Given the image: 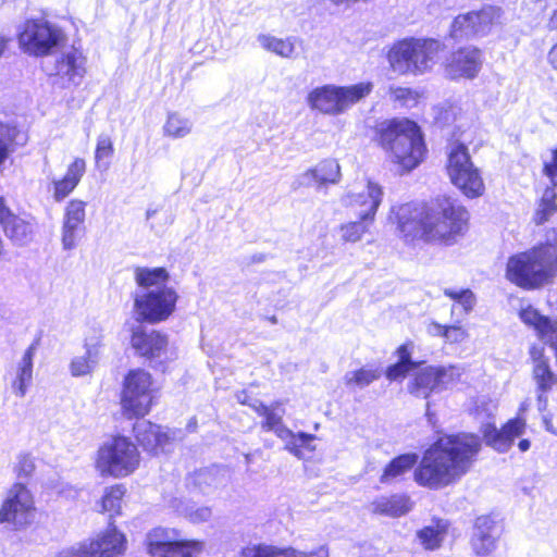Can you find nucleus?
<instances>
[{
  "instance_id": "nucleus-1",
  "label": "nucleus",
  "mask_w": 557,
  "mask_h": 557,
  "mask_svg": "<svg viewBox=\"0 0 557 557\" xmlns=\"http://www.w3.org/2000/svg\"><path fill=\"white\" fill-rule=\"evenodd\" d=\"M527 429L524 418L507 420L500 429L485 423L481 435L472 432L443 433L422 453L414 471V482L429 490L454 485L470 472L482 450V442L498 453H506Z\"/></svg>"
},
{
  "instance_id": "nucleus-2",
  "label": "nucleus",
  "mask_w": 557,
  "mask_h": 557,
  "mask_svg": "<svg viewBox=\"0 0 557 557\" xmlns=\"http://www.w3.org/2000/svg\"><path fill=\"white\" fill-rule=\"evenodd\" d=\"M391 220L407 243L450 246L468 232L470 213L451 195L440 194L393 207Z\"/></svg>"
},
{
  "instance_id": "nucleus-3",
  "label": "nucleus",
  "mask_w": 557,
  "mask_h": 557,
  "mask_svg": "<svg viewBox=\"0 0 557 557\" xmlns=\"http://www.w3.org/2000/svg\"><path fill=\"white\" fill-rule=\"evenodd\" d=\"M371 141L389 158L400 174L418 168L428 156L421 126L406 116L375 120L369 127Z\"/></svg>"
},
{
  "instance_id": "nucleus-4",
  "label": "nucleus",
  "mask_w": 557,
  "mask_h": 557,
  "mask_svg": "<svg viewBox=\"0 0 557 557\" xmlns=\"http://www.w3.org/2000/svg\"><path fill=\"white\" fill-rule=\"evenodd\" d=\"M134 278L137 286L145 289L133 296L136 321L154 325L169 320L176 310L180 295L166 286L170 280L168 270L163 267H136Z\"/></svg>"
},
{
  "instance_id": "nucleus-5",
  "label": "nucleus",
  "mask_w": 557,
  "mask_h": 557,
  "mask_svg": "<svg viewBox=\"0 0 557 557\" xmlns=\"http://www.w3.org/2000/svg\"><path fill=\"white\" fill-rule=\"evenodd\" d=\"M557 276V231L525 251L508 258L506 278L516 286L533 290Z\"/></svg>"
},
{
  "instance_id": "nucleus-6",
  "label": "nucleus",
  "mask_w": 557,
  "mask_h": 557,
  "mask_svg": "<svg viewBox=\"0 0 557 557\" xmlns=\"http://www.w3.org/2000/svg\"><path fill=\"white\" fill-rule=\"evenodd\" d=\"M140 462L136 443L126 435L115 434L98 447L94 466L102 478L124 479L134 474Z\"/></svg>"
},
{
  "instance_id": "nucleus-7",
  "label": "nucleus",
  "mask_w": 557,
  "mask_h": 557,
  "mask_svg": "<svg viewBox=\"0 0 557 557\" xmlns=\"http://www.w3.org/2000/svg\"><path fill=\"white\" fill-rule=\"evenodd\" d=\"M443 48V44L434 38L408 37L393 44L387 60L401 74H423L432 67Z\"/></svg>"
},
{
  "instance_id": "nucleus-8",
  "label": "nucleus",
  "mask_w": 557,
  "mask_h": 557,
  "mask_svg": "<svg viewBox=\"0 0 557 557\" xmlns=\"http://www.w3.org/2000/svg\"><path fill=\"white\" fill-rule=\"evenodd\" d=\"M445 172L451 185L467 199H476L484 195L485 183L481 170L474 164L465 143L459 140L449 141Z\"/></svg>"
},
{
  "instance_id": "nucleus-9",
  "label": "nucleus",
  "mask_w": 557,
  "mask_h": 557,
  "mask_svg": "<svg viewBox=\"0 0 557 557\" xmlns=\"http://www.w3.org/2000/svg\"><path fill=\"white\" fill-rule=\"evenodd\" d=\"M154 405L152 375L143 368L129 369L120 393L121 413L127 420L141 419Z\"/></svg>"
},
{
  "instance_id": "nucleus-10",
  "label": "nucleus",
  "mask_w": 557,
  "mask_h": 557,
  "mask_svg": "<svg viewBox=\"0 0 557 557\" xmlns=\"http://www.w3.org/2000/svg\"><path fill=\"white\" fill-rule=\"evenodd\" d=\"M372 90L371 82H359L350 86L323 85L308 94L307 103L322 114L338 115L367 98Z\"/></svg>"
},
{
  "instance_id": "nucleus-11",
  "label": "nucleus",
  "mask_w": 557,
  "mask_h": 557,
  "mask_svg": "<svg viewBox=\"0 0 557 557\" xmlns=\"http://www.w3.org/2000/svg\"><path fill=\"white\" fill-rule=\"evenodd\" d=\"M17 41L23 52L44 58L63 46L66 35L61 27L45 18H28L17 34Z\"/></svg>"
},
{
  "instance_id": "nucleus-12",
  "label": "nucleus",
  "mask_w": 557,
  "mask_h": 557,
  "mask_svg": "<svg viewBox=\"0 0 557 557\" xmlns=\"http://www.w3.org/2000/svg\"><path fill=\"white\" fill-rule=\"evenodd\" d=\"M180 535L178 529L154 527L145 536V550L149 557H198L203 552V541L178 539Z\"/></svg>"
},
{
  "instance_id": "nucleus-13",
  "label": "nucleus",
  "mask_w": 557,
  "mask_h": 557,
  "mask_svg": "<svg viewBox=\"0 0 557 557\" xmlns=\"http://www.w3.org/2000/svg\"><path fill=\"white\" fill-rule=\"evenodd\" d=\"M37 508L35 497L23 483L15 482L8 490L0 506V524L13 531H23L35 523Z\"/></svg>"
},
{
  "instance_id": "nucleus-14",
  "label": "nucleus",
  "mask_w": 557,
  "mask_h": 557,
  "mask_svg": "<svg viewBox=\"0 0 557 557\" xmlns=\"http://www.w3.org/2000/svg\"><path fill=\"white\" fill-rule=\"evenodd\" d=\"M127 546L126 534L114 522L109 521L106 529L65 550L62 557H123Z\"/></svg>"
},
{
  "instance_id": "nucleus-15",
  "label": "nucleus",
  "mask_w": 557,
  "mask_h": 557,
  "mask_svg": "<svg viewBox=\"0 0 557 557\" xmlns=\"http://www.w3.org/2000/svg\"><path fill=\"white\" fill-rule=\"evenodd\" d=\"M502 10L495 7H483L478 11H470L457 15L448 30V36L455 41L470 39L484 35L499 24Z\"/></svg>"
},
{
  "instance_id": "nucleus-16",
  "label": "nucleus",
  "mask_w": 557,
  "mask_h": 557,
  "mask_svg": "<svg viewBox=\"0 0 557 557\" xmlns=\"http://www.w3.org/2000/svg\"><path fill=\"white\" fill-rule=\"evenodd\" d=\"M529 359L536 403L541 409H546L548 396L557 387V372L552 367L545 348L539 344H532L529 347Z\"/></svg>"
},
{
  "instance_id": "nucleus-17",
  "label": "nucleus",
  "mask_w": 557,
  "mask_h": 557,
  "mask_svg": "<svg viewBox=\"0 0 557 557\" xmlns=\"http://www.w3.org/2000/svg\"><path fill=\"white\" fill-rule=\"evenodd\" d=\"M129 346L138 358L151 362L166 356L170 338L162 330L140 324L132 327Z\"/></svg>"
},
{
  "instance_id": "nucleus-18",
  "label": "nucleus",
  "mask_w": 557,
  "mask_h": 557,
  "mask_svg": "<svg viewBox=\"0 0 557 557\" xmlns=\"http://www.w3.org/2000/svg\"><path fill=\"white\" fill-rule=\"evenodd\" d=\"M483 64L482 50L475 46H463L450 51L443 63L451 81L475 78Z\"/></svg>"
},
{
  "instance_id": "nucleus-19",
  "label": "nucleus",
  "mask_w": 557,
  "mask_h": 557,
  "mask_svg": "<svg viewBox=\"0 0 557 557\" xmlns=\"http://www.w3.org/2000/svg\"><path fill=\"white\" fill-rule=\"evenodd\" d=\"M133 432L137 447L140 446L150 457L166 454L174 442V434L172 432L151 421L135 424Z\"/></svg>"
},
{
  "instance_id": "nucleus-20",
  "label": "nucleus",
  "mask_w": 557,
  "mask_h": 557,
  "mask_svg": "<svg viewBox=\"0 0 557 557\" xmlns=\"http://www.w3.org/2000/svg\"><path fill=\"white\" fill-rule=\"evenodd\" d=\"M0 226L4 235L13 244L23 246L30 243L34 238L35 230L33 223L26 218L16 214L3 197H0Z\"/></svg>"
},
{
  "instance_id": "nucleus-21",
  "label": "nucleus",
  "mask_w": 557,
  "mask_h": 557,
  "mask_svg": "<svg viewBox=\"0 0 557 557\" xmlns=\"http://www.w3.org/2000/svg\"><path fill=\"white\" fill-rule=\"evenodd\" d=\"M87 74V57L82 47L72 46L54 60V76L78 85Z\"/></svg>"
},
{
  "instance_id": "nucleus-22",
  "label": "nucleus",
  "mask_w": 557,
  "mask_h": 557,
  "mask_svg": "<svg viewBox=\"0 0 557 557\" xmlns=\"http://www.w3.org/2000/svg\"><path fill=\"white\" fill-rule=\"evenodd\" d=\"M87 170V162L81 157L74 158L67 165L65 173L50 183L52 199L62 202L79 185Z\"/></svg>"
},
{
  "instance_id": "nucleus-23",
  "label": "nucleus",
  "mask_w": 557,
  "mask_h": 557,
  "mask_svg": "<svg viewBox=\"0 0 557 557\" xmlns=\"http://www.w3.org/2000/svg\"><path fill=\"white\" fill-rule=\"evenodd\" d=\"M383 189L382 187L372 181H368L367 190L355 195L347 196V207L351 209L360 208L359 212H356L360 221L373 222L376 214L377 208L382 202Z\"/></svg>"
},
{
  "instance_id": "nucleus-24",
  "label": "nucleus",
  "mask_w": 557,
  "mask_h": 557,
  "mask_svg": "<svg viewBox=\"0 0 557 557\" xmlns=\"http://www.w3.org/2000/svg\"><path fill=\"white\" fill-rule=\"evenodd\" d=\"M239 557H329L325 546L310 552H301L292 546H275L271 544H251L242 548Z\"/></svg>"
},
{
  "instance_id": "nucleus-25",
  "label": "nucleus",
  "mask_w": 557,
  "mask_h": 557,
  "mask_svg": "<svg viewBox=\"0 0 557 557\" xmlns=\"http://www.w3.org/2000/svg\"><path fill=\"white\" fill-rule=\"evenodd\" d=\"M86 207V201L74 198L64 208L62 243L66 249H71L76 245L77 232L85 223Z\"/></svg>"
},
{
  "instance_id": "nucleus-26",
  "label": "nucleus",
  "mask_w": 557,
  "mask_h": 557,
  "mask_svg": "<svg viewBox=\"0 0 557 557\" xmlns=\"http://www.w3.org/2000/svg\"><path fill=\"white\" fill-rule=\"evenodd\" d=\"M495 521L490 516H480L474 521V532L470 544L475 556H488L496 547V537L493 535Z\"/></svg>"
},
{
  "instance_id": "nucleus-27",
  "label": "nucleus",
  "mask_w": 557,
  "mask_h": 557,
  "mask_svg": "<svg viewBox=\"0 0 557 557\" xmlns=\"http://www.w3.org/2000/svg\"><path fill=\"white\" fill-rule=\"evenodd\" d=\"M40 338H36L24 351L21 362L16 367L15 377L11 382L13 394L23 397L33 381V359Z\"/></svg>"
},
{
  "instance_id": "nucleus-28",
  "label": "nucleus",
  "mask_w": 557,
  "mask_h": 557,
  "mask_svg": "<svg viewBox=\"0 0 557 557\" xmlns=\"http://www.w3.org/2000/svg\"><path fill=\"white\" fill-rule=\"evenodd\" d=\"M420 461L421 459L418 461L416 453H405L394 457L383 468L380 482L382 484H392L403 480L412 468L417 469Z\"/></svg>"
},
{
  "instance_id": "nucleus-29",
  "label": "nucleus",
  "mask_w": 557,
  "mask_h": 557,
  "mask_svg": "<svg viewBox=\"0 0 557 557\" xmlns=\"http://www.w3.org/2000/svg\"><path fill=\"white\" fill-rule=\"evenodd\" d=\"M371 506L375 515L398 518L407 515L412 509L413 503L406 494H392L374 499Z\"/></svg>"
},
{
  "instance_id": "nucleus-30",
  "label": "nucleus",
  "mask_w": 557,
  "mask_h": 557,
  "mask_svg": "<svg viewBox=\"0 0 557 557\" xmlns=\"http://www.w3.org/2000/svg\"><path fill=\"white\" fill-rule=\"evenodd\" d=\"M449 522L440 517H433L431 524L417 531V539L424 550L433 552L442 547L448 531Z\"/></svg>"
},
{
  "instance_id": "nucleus-31",
  "label": "nucleus",
  "mask_w": 557,
  "mask_h": 557,
  "mask_svg": "<svg viewBox=\"0 0 557 557\" xmlns=\"http://www.w3.org/2000/svg\"><path fill=\"white\" fill-rule=\"evenodd\" d=\"M127 495V487L124 483H114L104 487L101 497L98 500L99 511L108 515L109 521L122 515V505Z\"/></svg>"
},
{
  "instance_id": "nucleus-32",
  "label": "nucleus",
  "mask_w": 557,
  "mask_h": 557,
  "mask_svg": "<svg viewBox=\"0 0 557 557\" xmlns=\"http://www.w3.org/2000/svg\"><path fill=\"white\" fill-rule=\"evenodd\" d=\"M446 371L443 368L425 367L418 371L409 385L412 394H423L428 397L443 382Z\"/></svg>"
},
{
  "instance_id": "nucleus-33",
  "label": "nucleus",
  "mask_w": 557,
  "mask_h": 557,
  "mask_svg": "<svg viewBox=\"0 0 557 557\" xmlns=\"http://www.w3.org/2000/svg\"><path fill=\"white\" fill-rule=\"evenodd\" d=\"M304 176L319 187L334 185L341 180V166L335 159H323L315 166L308 169Z\"/></svg>"
},
{
  "instance_id": "nucleus-34",
  "label": "nucleus",
  "mask_w": 557,
  "mask_h": 557,
  "mask_svg": "<svg viewBox=\"0 0 557 557\" xmlns=\"http://www.w3.org/2000/svg\"><path fill=\"white\" fill-rule=\"evenodd\" d=\"M27 135L16 124L0 122V164L8 156L23 147Z\"/></svg>"
},
{
  "instance_id": "nucleus-35",
  "label": "nucleus",
  "mask_w": 557,
  "mask_h": 557,
  "mask_svg": "<svg viewBox=\"0 0 557 557\" xmlns=\"http://www.w3.org/2000/svg\"><path fill=\"white\" fill-rule=\"evenodd\" d=\"M242 405H247L252 408V410L264 418L261 423V426L264 431H277L283 425V412H276V409L282 406L280 401H275L272 405L268 406L263 403L250 404L247 399L239 400Z\"/></svg>"
},
{
  "instance_id": "nucleus-36",
  "label": "nucleus",
  "mask_w": 557,
  "mask_h": 557,
  "mask_svg": "<svg viewBox=\"0 0 557 557\" xmlns=\"http://www.w3.org/2000/svg\"><path fill=\"white\" fill-rule=\"evenodd\" d=\"M554 185L546 186L539 199L537 208L533 215V221L536 225L546 223L557 212V191Z\"/></svg>"
},
{
  "instance_id": "nucleus-37",
  "label": "nucleus",
  "mask_w": 557,
  "mask_h": 557,
  "mask_svg": "<svg viewBox=\"0 0 557 557\" xmlns=\"http://www.w3.org/2000/svg\"><path fill=\"white\" fill-rule=\"evenodd\" d=\"M258 39L267 51L275 53L282 58H289L294 53V42L289 38L260 35Z\"/></svg>"
},
{
  "instance_id": "nucleus-38",
  "label": "nucleus",
  "mask_w": 557,
  "mask_h": 557,
  "mask_svg": "<svg viewBox=\"0 0 557 557\" xmlns=\"http://www.w3.org/2000/svg\"><path fill=\"white\" fill-rule=\"evenodd\" d=\"M114 144L110 136L99 135L97 138L94 158L95 165L99 169L107 170L110 164V160L114 156Z\"/></svg>"
},
{
  "instance_id": "nucleus-39",
  "label": "nucleus",
  "mask_w": 557,
  "mask_h": 557,
  "mask_svg": "<svg viewBox=\"0 0 557 557\" xmlns=\"http://www.w3.org/2000/svg\"><path fill=\"white\" fill-rule=\"evenodd\" d=\"M389 96L393 102L398 103L400 107H416L423 98V91L410 87H389Z\"/></svg>"
},
{
  "instance_id": "nucleus-40",
  "label": "nucleus",
  "mask_w": 557,
  "mask_h": 557,
  "mask_svg": "<svg viewBox=\"0 0 557 557\" xmlns=\"http://www.w3.org/2000/svg\"><path fill=\"white\" fill-rule=\"evenodd\" d=\"M381 373L373 368H359L345 376V384L349 387H364L380 379Z\"/></svg>"
},
{
  "instance_id": "nucleus-41",
  "label": "nucleus",
  "mask_w": 557,
  "mask_h": 557,
  "mask_svg": "<svg viewBox=\"0 0 557 557\" xmlns=\"http://www.w3.org/2000/svg\"><path fill=\"white\" fill-rule=\"evenodd\" d=\"M443 293L446 297L453 300L455 305H459L462 312L466 314L469 313L474 307L475 296L470 288H463L460 290L445 288Z\"/></svg>"
},
{
  "instance_id": "nucleus-42",
  "label": "nucleus",
  "mask_w": 557,
  "mask_h": 557,
  "mask_svg": "<svg viewBox=\"0 0 557 557\" xmlns=\"http://www.w3.org/2000/svg\"><path fill=\"white\" fill-rule=\"evenodd\" d=\"M363 221L349 222L341 226L342 238L346 243H356L367 233V225Z\"/></svg>"
},
{
  "instance_id": "nucleus-43",
  "label": "nucleus",
  "mask_w": 557,
  "mask_h": 557,
  "mask_svg": "<svg viewBox=\"0 0 557 557\" xmlns=\"http://www.w3.org/2000/svg\"><path fill=\"white\" fill-rule=\"evenodd\" d=\"M190 126L187 121L181 120L176 115H170L164 125L165 135L173 138H181L189 134Z\"/></svg>"
},
{
  "instance_id": "nucleus-44",
  "label": "nucleus",
  "mask_w": 557,
  "mask_h": 557,
  "mask_svg": "<svg viewBox=\"0 0 557 557\" xmlns=\"http://www.w3.org/2000/svg\"><path fill=\"white\" fill-rule=\"evenodd\" d=\"M35 469V459L29 454H21L14 467V472L18 478H29Z\"/></svg>"
},
{
  "instance_id": "nucleus-45",
  "label": "nucleus",
  "mask_w": 557,
  "mask_h": 557,
  "mask_svg": "<svg viewBox=\"0 0 557 557\" xmlns=\"http://www.w3.org/2000/svg\"><path fill=\"white\" fill-rule=\"evenodd\" d=\"M412 349H413V343L411 341H407L396 348L395 354L398 358L397 361L405 363V364L417 370L420 367L421 362L413 361L411 359Z\"/></svg>"
},
{
  "instance_id": "nucleus-46",
  "label": "nucleus",
  "mask_w": 557,
  "mask_h": 557,
  "mask_svg": "<svg viewBox=\"0 0 557 557\" xmlns=\"http://www.w3.org/2000/svg\"><path fill=\"white\" fill-rule=\"evenodd\" d=\"M413 370H414L413 368H411L405 363H401L399 361H396L395 363L388 366L385 369V376L388 381L393 382V381L405 379L407 376V374Z\"/></svg>"
},
{
  "instance_id": "nucleus-47",
  "label": "nucleus",
  "mask_w": 557,
  "mask_h": 557,
  "mask_svg": "<svg viewBox=\"0 0 557 557\" xmlns=\"http://www.w3.org/2000/svg\"><path fill=\"white\" fill-rule=\"evenodd\" d=\"M71 373L74 376H82L86 375L91 371V363L88 356H81L76 357L72 360L71 366Z\"/></svg>"
},
{
  "instance_id": "nucleus-48",
  "label": "nucleus",
  "mask_w": 557,
  "mask_h": 557,
  "mask_svg": "<svg viewBox=\"0 0 557 557\" xmlns=\"http://www.w3.org/2000/svg\"><path fill=\"white\" fill-rule=\"evenodd\" d=\"M550 161L544 162L542 172L550 181V185H557V147L550 151Z\"/></svg>"
},
{
  "instance_id": "nucleus-49",
  "label": "nucleus",
  "mask_w": 557,
  "mask_h": 557,
  "mask_svg": "<svg viewBox=\"0 0 557 557\" xmlns=\"http://www.w3.org/2000/svg\"><path fill=\"white\" fill-rule=\"evenodd\" d=\"M467 337H468V333H467L466 329L458 324L449 325L447 335L444 336L446 342H448L450 344L461 343Z\"/></svg>"
},
{
  "instance_id": "nucleus-50",
  "label": "nucleus",
  "mask_w": 557,
  "mask_h": 557,
  "mask_svg": "<svg viewBox=\"0 0 557 557\" xmlns=\"http://www.w3.org/2000/svg\"><path fill=\"white\" fill-rule=\"evenodd\" d=\"M188 518L194 523L206 522L211 518V509L209 507H199L188 513Z\"/></svg>"
},
{
  "instance_id": "nucleus-51",
  "label": "nucleus",
  "mask_w": 557,
  "mask_h": 557,
  "mask_svg": "<svg viewBox=\"0 0 557 557\" xmlns=\"http://www.w3.org/2000/svg\"><path fill=\"white\" fill-rule=\"evenodd\" d=\"M449 329V325H443L438 322H431L429 325V330L433 336H441L444 338V336L447 335V331Z\"/></svg>"
},
{
  "instance_id": "nucleus-52",
  "label": "nucleus",
  "mask_w": 557,
  "mask_h": 557,
  "mask_svg": "<svg viewBox=\"0 0 557 557\" xmlns=\"http://www.w3.org/2000/svg\"><path fill=\"white\" fill-rule=\"evenodd\" d=\"M547 63L554 71L557 72V40L548 49Z\"/></svg>"
},
{
  "instance_id": "nucleus-53",
  "label": "nucleus",
  "mask_w": 557,
  "mask_h": 557,
  "mask_svg": "<svg viewBox=\"0 0 557 557\" xmlns=\"http://www.w3.org/2000/svg\"><path fill=\"white\" fill-rule=\"evenodd\" d=\"M547 28L549 32L557 33V8L550 13L547 21Z\"/></svg>"
},
{
  "instance_id": "nucleus-54",
  "label": "nucleus",
  "mask_w": 557,
  "mask_h": 557,
  "mask_svg": "<svg viewBox=\"0 0 557 557\" xmlns=\"http://www.w3.org/2000/svg\"><path fill=\"white\" fill-rule=\"evenodd\" d=\"M530 446H531V443L528 438H522L518 443V447H519L520 451H522V453L529 450Z\"/></svg>"
},
{
  "instance_id": "nucleus-55",
  "label": "nucleus",
  "mask_w": 557,
  "mask_h": 557,
  "mask_svg": "<svg viewBox=\"0 0 557 557\" xmlns=\"http://www.w3.org/2000/svg\"><path fill=\"white\" fill-rule=\"evenodd\" d=\"M9 41H10L9 39H4V38L0 39V57L7 50Z\"/></svg>"
},
{
  "instance_id": "nucleus-56",
  "label": "nucleus",
  "mask_w": 557,
  "mask_h": 557,
  "mask_svg": "<svg viewBox=\"0 0 557 557\" xmlns=\"http://www.w3.org/2000/svg\"><path fill=\"white\" fill-rule=\"evenodd\" d=\"M265 260V256L264 255H258V256H253L251 258V261L252 262H262Z\"/></svg>"
},
{
  "instance_id": "nucleus-57",
  "label": "nucleus",
  "mask_w": 557,
  "mask_h": 557,
  "mask_svg": "<svg viewBox=\"0 0 557 557\" xmlns=\"http://www.w3.org/2000/svg\"><path fill=\"white\" fill-rule=\"evenodd\" d=\"M546 429L548 432H550L552 434L557 436V428H554L553 425L547 424Z\"/></svg>"
},
{
  "instance_id": "nucleus-58",
  "label": "nucleus",
  "mask_w": 557,
  "mask_h": 557,
  "mask_svg": "<svg viewBox=\"0 0 557 557\" xmlns=\"http://www.w3.org/2000/svg\"><path fill=\"white\" fill-rule=\"evenodd\" d=\"M4 252V244L2 238L0 237V256Z\"/></svg>"
}]
</instances>
